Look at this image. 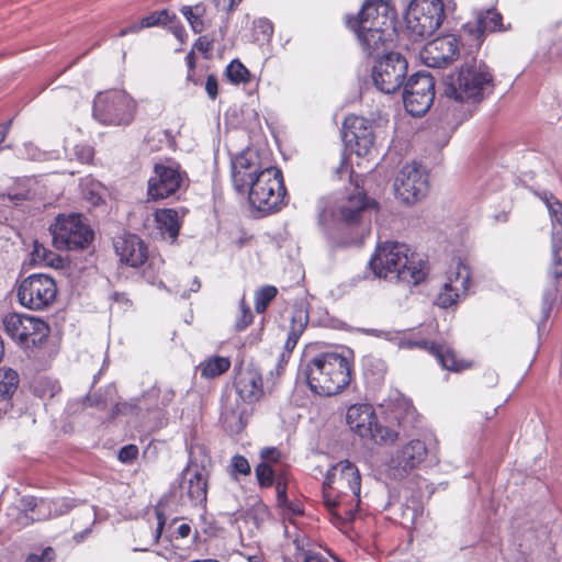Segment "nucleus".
Returning <instances> with one entry per match:
<instances>
[{
    "instance_id": "ea45409f",
    "label": "nucleus",
    "mask_w": 562,
    "mask_h": 562,
    "mask_svg": "<svg viewBox=\"0 0 562 562\" xmlns=\"http://www.w3.org/2000/svg\"><path fill=\"white\" fill-rule=\"evenodd\" d=\"M255 471L260 486L268 487L273 484V471L268 463L261 462Z\"/></svg>"
},
{
    "instance_id": "4d7b16f0",
    "label": "nucleus",
    "mask_w": 562,
    "mask_h": 562,
    "mask_svg": "<svg viewBox=\"0 0 562 562\" xmlns=\"http://www.w3.org/2000/svg\"><path fill=\"white\" fill-rule=\"evenodd\" d=\"M276 490H277V497H278L279 504L285 505V503L288 502L285 484H283L281 481H278L277 485H276Z\"/></svg>"
},
{
    "instance_id": "3c124183",
    "label": "nucleus",
    "mask_w": 562,
    "mask_h": 562,
    "mask_svg": "<svg viewBox=\"0 0 562 562\" xmlns=\"http://www.w3.org/2000/svg\"><path fill=\"white\" fill-rule=\"evenodd\" d=\"M138 449L134 445H128L120 449L119 460L128 463L137 458Z\"/></svg>"
},
{
    "instance_id": "c03bdc74",
    "label": "nucleus",
    "mask_w": 562,
    "mask_h": 562,
    "mask_svg": "<svg viewBox=\"0 0 562 562\" xmlns=\"http://www.w3.org/2000/svg\"><path fill=\"white\" fill-rule=\"evenodd\" d=\"M9 517L14 521L16 527H26L35 520H41V519L46 518V515L38 514V515L34 516V515H30L22 510H16L15 515L9 516Z\"/></svg>"
},
{
    "instance_id": "e2e57ef3",
    "label": "nucleus",
    "mask_w": 562,
    "mask_h": 562,
    "mask_svg": "<svg viewBox=\"0 0 562 562\" xmlns=\"http://www.w3.org/2000/svg\"><path fill=\"white\" fill-rule=\"evenodd\" d=\"M11 126V121L0 125V144L5 139Z\"/></svg>"
},
{
    "instance_id": "09e8293b",
    "label": "nucleus",
    "mask_w": 562,
    "mask_h": 562,
    "mask_svg": "<svg viewBox=\"0 0 562 562\" xmlns=\"http://www.w3.org/2000/svg\"><path fill=\"white\" fill-rule=\"evenodd\" d=\"M255 32L261 35L262 40H269L273 33L272 23L267 19H259L255 21Z\"/></svg>"
},
{
    "instance_id": "f257e3e1",
    "label": "nucleus",
    "mask_w": 562,
    "mask_h": 562,
    "mask_svg": "<svg viewBox=\"0 0 562 562\" xmlns=\"http://www.w3.org/2000/svg\"><path fill=\"white\" fill-rule=\"evenodd\" d=\"M232 179L239 193H248L250 204L268 213L281 204L285 188L282 173L276 167L262 168L254 150H245L232 161Z\"/></svg>"
},
{
    "instance_id": "0e129e2a",
    "label": "nucleus",
    "mask_w": 562,
    "mask_h": 562,
    "mask_svg": "<svg viewBox=\"0 0 562 562\" xmlns=\"http://www.w3.org/2000/svg\"><path fill=\"white\" fill-rule=\"evenodd\" d=\"M126 29H127L128 33H137L142 29H146V26H143V19H142L139 23L132 24V25L127 26Z\"/></svg>"
},
{
    "instance_id": "7ed1b4c3",
    "label": "nucleus",
    "mask_w": 562,
    "mask_h": 562,
    "mask_svg": "<svg viewBox=\"0 0 562 562\" xmlns=\"http://www.w3.org/2000/svg\"><path fill=\"white\" fill-rule=\"evenodd\" d=\"M361 476L358 468L348 460H341L326 473L323 498L335 522L353 520L360 504Z\"/></svg>"
},
{
    "instance_id": "ddd939ff",
    "label": "nucleus",
    "mask_w": 562,
    "mask_h": 562,
    "mask_svg": "<svg viewBox=\"0 0 562 562\" xmlns=\"http://www.w3.org/2000/svg\"><path fill=\"white\" fill-rule=\"evenodd\" d=\"M56 294L57 286L55 280L44 273L29 276L20 283L18 289L20 303L35 311L49 306L55 301Z\"/></svg>"
},
{
    "instance_id": "5701e85b",
    "label": "nucleus",
    "mask_w": 562,
    "mask_h": 562,
    "mask_svg": "<svg viewBox=\"0 0 562 562\" xmlns=\"http://www.w3.org/2000/svg\"><path fill=\"white\" fill-rule=\"evenodd\" d=\"M234 385L238 396L245 403H255L263 395L261 372L252 364L239 369Z\"/></svg>"
},
{
    "instance_id": "20e7f679",
    "label": "nucleus",
    "mask_w": 562,
    "mask_h": 562,
    "mask_svg": "<svg viewBox=\"0 0 562 562\" xmlns=\"http://www.w3.org/2000/svg\"><path fill=\"white\" fill-rule=\"evenodd\" d=\"M351 29L368 56H380L395 35V12L384 0L367 1L357 18H349Z\"/></svg>"
},
{
    "instance_id": "423d86ee",
    "label": "nucleus",
    "mask_w": 562,
    "mask_h": 562,
    "mask_svg": "<svg viewBox=\"0 0 562 562\" xmlns=\"http://www.w3.org/2000/svg\"><path fill=\"white\" fill-rule=\"evenodd\" d=\"M420 261L406 244L385 241L378 246L369 266L379 278L417 285L426 277Z\"/></svg>"
},
{
    "instance_id": "dca6fc26",
    "label": "nucleus",
    "mask_w": 562,
    "mask_h": 562,
    "mask_svg": "<svg viewBox=\"0 0 562 562\" xmlns=\"http://www.w3.org/2000/svg\"><path fill=\"white\" fill-rule=\"evenodd\" d=\"M435 99V79L429 74L417 72L407 80L403 101L406 111L413 116L424 115Z\"/></svg>"
},
{
    "instance_id": "8fccbe9b",
    "label": "nucleus",
    "mask_w": 562,
    "mask_h": 562,
    "mask_svg": "<svg viewBox=\"0 0 562 562\" xmlns=\"http://www.w3.org/2000/svg\"><path fill=\"white\" fill-rule=\"evenodd\" d=\"M232 467L236 473L247 475L250 473V464L243 456H235L232 459Z\"/></svg>"
},
{
    "instance_id": "e433bc0d",
    "label": "nucleus",
    "mask_w": 562,
    "mask_h": 562,
    "mask_svg": "<svg viewBox=\"0 0 562 562\" xmlns=\"http://www.w3.org/2000/svg\"><path fill=\"white\" fill-rule=\"evenodd\" d=\"M278 291L273 285H266L256 291L255 310L257 313H263L270 302L276 297Z\"/></svg>"
},
{
    "instance_id": "4be33fe9",
    "label": "nucleus",
    "mask_w": 562,
    "mask_h": 562,
    "mask_svg": "<svg viewBox=\"0 0 562 562\" xmlns=\"http://www.w3.org/2000/svg\"><path fill=\"white\" fill-rule=\"evenodd\" d=\"M344 139L359 156L370 153L374 144V135L369 122L360 116L350 115L345 119L342 125Z\"/></svg>"
},
{
    "instance_id": "13d9d810",
    "label": "nucleus",
    "mask_w": 562,
    "mask_h": 562,
    "mask_svg": "<svg viewBox=\"0 0 562 562\" xmlns=\"http://www.w3.org/2000/svg\"><path fill=\"white\" fill-rule=\"evenodd\" d=\"M157 528L155 531L154 542L157 543L161 537V532L166 522L165 515L161 512H157Z\"/></svg>"
},
{
    "instance_id": "7c9ffc66",
    "label": "nucleus",
    "mask_w": 562,
    "mask_h": 562,
    "mask_svg": "<svg viewBox=\"0 0 562 562\" xmlns=\"http://www.w3.org/2000/svg\"><path fill=\"white\" fill-rule=\"evenodd\" d=\"M155 221L162 236L176 239L179 234L178 213L171 209H161L155 212Z\"/></svg>"
},
{
    "instance_id": "c9c22d12",
    "label": "nucleus",
    "mask_w": 562,
    "mask_h": 562,
    "mask_svg": "<svg viewBox=\"0 0 562 562\" xmlns=\"http://www.w3.org/2000/svg\"><path fill=\"white\" fill-rule=\"evenodd\" d=\"M32 260L35 263L58 267L61 262L59 256H57L52 250L47 249L44 245L40 244L37 240L34 241L33 250H32Z\"/></svg>"
},
{
    "instance_id": "bf43d9fd",
    "label": "nucleus",
    "mask_w": 562,
    "mask_h": 562,
    "mask_svg": "<svg viewBox=\"0 0 562 562\" xmlns=\"http://www.w3.org/2000/svg\"><path fill=\"white\" fill-rule=\"evenodd\" d=\"M303 562H340L338 560L327 561L319 553L306 552L304 553Z\"/></svg>"
},
{
    "instance_id": "2f4dec72",
    "label": "nucleus",
    "mask_w": 562,
    "mask_h": 562,
    "mask_svg": "<svg viewBox=\"0 0 562 562\" xmlns=\"http://www.w3.org/2000/svg\"><path fill=\"white\" fill-rule=\"evenodd\" d=\"M49 505L46 503V501L41 499L37 502V499L33 496H24L18 501V503L14 506H11L8 509V516L15 515L16 510L25 512L30 515H46L45 513V506Z\"/></svg>"
},
{
    "instance_id": "c756f323",
    "label": "nucleus",
    "mask_w": 562,
    "mask_h": 562,
    "mask_svg": "<svg viewBox=\"0 0 562 562\" xmlns=\"http://www.w3.org/2000/svg\"><path fill=\"white\" fill-rule=\"evenodd\" d=\"M19 386V374L12 369L0 370V411L8 413L12 408V396Z\"/></svg>"
},
{
    "instance_id": "603ef678",
    "label": "nucleus",
    "mask_w": 562,
    "mask_h": 562,
    "mask_svg": "<svg viewBox=\"0 0 562 562\" xmlns=\"http://www.w3.org/2000/svg\"><path fill=\"white\" fill-rule=\"evenodd\" d=\"M205 91L210 99L214 100L218 93V83L215 75H209L205 82Z\"/></svg>"
},
{
    "instance_id": "774afa93",
    "label": "nucleus",
    "mask_w": 562,
    "mask_h": 562,
    "mask_svg": "<svg viewBox=\"0 0 562 562\" xmlns=\"http://www.w3.org/2000/svg\"><path fill=\"white\" fill-rule=\"evenodd\" d=\"M247 560L248 562H263V560L258 555H249Z\"/></svg>"
},
{
    "instance_id": "cd10ccee",
    "label": "nucleus",
    "mask_w": 562,
    "mask_h": 562,
    "mask_svg": "<svg viewBox=\"0 0 562 562\" xmlns=\"http://www.w3.org/2000/svg\"><path fill=\"white\" fill-rule=\"evenodd\" d=\"M114 247L121 261L131 267H139L147 259V247L136 235L119 238L114 243Z\"/></svg>"
},
{
    "instance_id": "2eb2a0df",
    "label": "nucleus",
    "mask_w": 562,
    "mask_h": 562,
    "mask_svg": "<svg viewBox=\"0 0 562 562\" xmlns=\"http://www.w3.org/2000/svg\"><path fill=\"white\" fill-rule=\"evenodd\" d=\"M407 75V61L400 53L383 55L372 69L374 86L383 93L397 91L404 83Z\"/></svg>"
},
{
    "instance_id": "37998d69",
    "label": "nucleus",
    "mask_w": 562,
    "mask_h": 562,
    "mask_svg": "<svg viewBox=\"0 0 562 562\" xmlns=\"http://www.w3.org/2000/svg\"><path fill=\"white\" fill-rule=\"evenodd\" d=\"M160 396L161 401L160 404L162 406H167L175 397V392L169 389L161 390L159 387H151L150 390L146 391L143 395L145 400L154 398Z\"/></svg>"
},
{
    "instance_id": "f8f14e48",
    "label": "nucleus",
    "mask_w": 562,
    "mask_h": 562,
    "mask_svg": "<svg viewBox=\"0 0 562 562\" xmlns=\"http://www.w3.org/2000/svg\"><path fill=\"white\" fill-rule=\"evenodd\" d=\"M188 176L175 161L155 164L153 176L148 180L147 194L157 201L176 195L188 187Z\"/></svg>"
},
{
    "instance_id": "6e6552de",
    "label": "nucleus",
    "mask_w": 562,
    "mask_h": 562,
    "mask_svg": "<svg viewBox=\"0 0 562 562\" xmlns=\"http://www.w3.org/2000/svg\"><path fill=\"white\" fill-rule=\"evenodd\" d=\"M493 76L483 60L472 58L465 61L457 74L447 76L443 93L457 102L475 103L493 91Z\"/></svg>"
},
{
    "instance_id": "4468645a",
    "label": "nucleus",
    "mask_w": 562,
    "mask_h": 562,
    "mask_svg": "<svg viewBox=\"0 0 562 562\" xmlns=\"http://www.w3.org/2000/svg\"><path fill=\"white\" fill-rule=\"evenodd\" d=\"M3 326L5 333L25 348L42 345L48 336L47 324L34 316L11 313L4 316Z\"/></svg>"
},
{
    "instance_id": "79ce46f5",
    "label": "nucleus",
    "mask_w": 562,
    "mask_h": 562,
    "mask_svg": "<svg viewBox=\"0 0 562 562\" xmlns=\"http://www.w3.org/2000/svg\"><path fill=\"white\" fill-rule=\"evenodd\" d=\"M46 503L49 504L45 506L46 517L66 514L71 508V505L66 499L46 501Z\"/></svg>"
},
{
    "instance_id": "4c0bfd02",
    "label": "nucleus",
    "mask_w": 562,
    "mask_h": 562,
    "mask_svg": "<svg viewBox=\"0 0 562 562\" xmlns=\"http://www.w3.org/2000/svg\"><path fill=\"white\" fill-rule=\"evenodd\" d=\"M226 75L233 83L247 82L249 79L248 69L239 60H233L227 66Z\"/></svg>"
},
{
    "instance_id": "a878e982",
    "label": "nucleus",
    "mask_w": 562,
    "mask_h": 562,
    "mask_svg": "<svg viewBox=\"0 0 562 562\" xmlns=\"http://www.w3.org/2000/svg\"><path fill=\"white\" fill-rule=\"evenodd\" d=\"M347 424L353 432L361 438H368L372 435V428L375 425L376 416L372 406L368 404L351 405L346 414Z\"/></svg>"
},
{
    "instance_id": "bb28decb",
    "label": "nucleus",
    "mask_w": 562,
    "mask_h": 562,
    "mask_svg": "<svg viewBox=\"0 0 562 562\" xmlns=\"http://www.w3.org/2000/svg\"><path fill=\"white\" fill-rule=\"evenodd\" d=\"M502 30V15L495 10L481 12L474 24L467 23L463 32L473 38V46L480 47L485 33Z\"/></svg>"
},
{
    "instance_id": "680f3d73",
    "label": "nucleus",
    "mask_w": 562,
    "mask_h": 562,
    "mask_svg": "<svg viewBox=\"0 0 562 562\" xmlns=\"http://www.w3.org/2000/svg\"><path fill=\"white\" fill-rule=\"evenodd\" d=\"M177 537L187 538L191 532V527L188 524H182L177 528Z\"/></svg>"
},
{
    "instance_id": "0eeeda50",
    "label": "nucleus",
    "mask_w": 562,
    "mask_h": 562,
    "mask_svg": "<svg viewBox=\"0 0 562 562\" xmlns=\"http://www.w3.org/2000/svg\"><path fill=\"white\" fill-rule=\"evenodd\" d=\"M311 391L321 396L341 392L350 382V364L337 352H324L313 357L304 368Z\"/></svg>"
},
{
    "instance_id": "b1692460",
    "label": "nucleus",
    "mask_w": 562,
    "mask_h": 562,
    "mask_svg": "<svg viewBox=\"0 0 562 562\" xmlns=\"http://www.w3.org/2000/svg\"><path fill=\"white\" fill-rule=\"evenodd\" d=\"M182 498H187L191 506L206 503L207 483L203 470L198 465L188 467L183 472L181 483Z\"/></svg>"
},
{
    "instance_id": "f3484780",
    "label": "nucleus",
    "mask_w": 562,
    "mask_h": 562,
    "mask_svg": "<svg viewBox=\"0 0 562 562\" xmlns=\"http://www.w3.org/2000/svg\"><path fill=\"white\" fill-rule=\"evenodd\" d=\"M390 418L396 422L398 429L375 422L372 428V435H369L368 438L372 439L378 445H393L400 439L401 431L406 434L408 428L415 426L417 413L411 403L403 400L394 404Z\"/></svg>"
},
{
    "instance_id": "864d4df0",
    "label": "nucleus",
    "mask_w": 562,
    "mask_h": 562,
    "mask_svg": "<svg viewBox=\"0 0 562 562\" xmlns=\"http://www.w3.org/2000/svg\"><path fill=\"white\" fill-rule=\"evenodd\" d=\"M304 327H305V325L302 322L296 324L295 321L293 319V325L288 335V339H290L291 341H293L296 345L300 336L302 335V333L304 330Z\"/></svg>"
},
{
    "instance_id": "a211bd4d",
    "label": "nucleus",
    "mask_w": 562,
    "mask_h": 562,
    "mask_svg": "<svg viewBox=\"0 0 562 562\" xmlns=\"http://www.w3.org/2000/svg\"><path fill=\"white\" fill-rule=\"evenodd\" d=\"M395 195L405 204H414L426 196L428 178L426 171L416 164L402 167L394 180Z\"/></svg>"
},
{
    "instance_id": "338daca9",
    "label": "nucleus",
    "mask_w": 562,
    "mask_h": 562,
    "mask_svg": "<svg viewBox=\"0 0 562 562\" xmlns=\"http://www.w3.org/2000/svg\"><path fill=\"white\" fill-rule=\"evenodd\" d=\"M187 61H188L189 69L193 70V68H194V57H193V53L192 52L188 54Z\"/></svg>"
},
{
    "instance_id": "9b49d317",
    "label": "nucleus",
    "mask_w": 562,
    "mask_h": 562,
    "mask_svg": "<svg viewBox=\"0 0 562 562\" xmlns=\"http://www.w3.org/2000/svg\"><path fill=\"white\" fill-rule=\"evenodd\" d=\"M49 231L54 246L59 250H80L93 240V231L80 214L58 215Z\"/></svg>"
},
{
    "instance_id": "1a4fd4ad",
    "label": "nucleus",
    "mask_w": 562,
    "mask_h": 562,
    "mask_svg": "<svg viewBox=\"0 0 562 562\" xmlns=\"http://www.w3.org/2000/svg\"><path fill=\"white\" fill-rule=\"evenodd\" d=\"M136 101L124 90L99 93L93 102V116L104 125H127L135 116Z\"/></svg>"
},
{
    "instance_id": "f03ea898",
    "label": "nucleus",
    "mask_w": 562,
    "mask_h": 562,
    "mask_svg": "<svg viewBox=\"0 0 562 562\" xmlns=\"http://www.w3.org/2000/svg\"><path fill=\"white\" fill-rule=\"evenodd\" d=\"M363 189L356 182L338 196L322 199L318 202L317 223L324 231H331L337 224H342L356 231L358 239L370 233V209L374 206Z\"/></svg>"
},
{
    "instance_id": "052dcab7",
    "label": "nucleus",
    "mask_w": 562,
    "mask_h": 562,
    "mask_svg": "<svg viewBox=\"0 0 562 562\" xmlns=\"http://www.w3.org/2000/svg\"><path fill=\"white\" fill-rule=\"evenodd\" d=\"M24 147L26 149V157L30 159L36 160L41 159V157L43 156L42 151L32 144H25Z\"/></svg>"
},
{
    "instance_id": "39448f33",
    "label": "nucleus",
    "mask_w": 562,
    "mask_h": 562,
    "mask_svg": "<svg viewBox=\"0 0 562 562\" xmlns=\"http://www.w3.org/2000/svg\"><path fill=\"white\" fill-rule=\"evenodd\" d=\"M541 199L552 223V259L547 270L539 313L533 316L539 334L546 329L553 310L562 303V203L548 193H544Z\"/></svg>"
},
{
    "instance_id": "6ab92c4d",
    "label": "nucleus",
    "mask_w": 562,
    "mask_h": 562,
    "mask_svg": "<svg viewBox=\"0 0 562 562\" xmlns=\"http://www.w3.org/2000/svg\"><path fill=\"white\" fill-rule=\"evenodd\" d=\"M427 456V447L419 439H412L397 448L390 457L387 468L395 479L407 476L413 470L424 462Z\"/></svg>"
},
{
    "instance_id": "a18cd8bd",
    "label": "nucleus",
    "mask_w": 562,
    "mask_h": 562,
    "mask_svg": "<svg viewBox=\"0 0 562 562\" xmlns=\"http://www.w3.org/2000/svg\"><path fill=\"white\" fill-rule=\"evenodd\" d=\"M240 316L237 318L235 327L238 330H244L252 322V314L249 306L246 305L245 300L239 302Z\"/></svg>"
},
{
    "instance_id": "69168bd1",
    "label": "nucleus",
    "mask_w": 562,
    "mask_h": 562,
    "mask_svg": "<svg viewBox=\"0 0 562 562\" xmlns=\"http://www.w3.org/2000/svg\"><path fill=\"white\" fill-rule=\"evenodd\" d=\"M86 401H87V402H89V403H90L89 405H91V406H92V405L101 406V407H103V406H104V401H102V400H101V398H99V397H98V398L95 397V400H94L93 402L91 401V398H90V397H87V398H86Z\"/></svg>"
},
{
    "instance_id": "a19ab883",
    "label": "nucleus",
    "mask_w": 562,
    "mask_h": 562,
    "mask_svg": "<svg viewBox=\"0 0 562 562\" xmlns=\"http://www.w3.org/2000/svg\"><path fill=\"white\" fill-rule=\"evenodd\" d=\"M83 186L87 187L83 189L85 196L91 202V204H100L102 202V192L104 190L102 184L100 182L91 181L90 184L85 183Z\"/></svg>"
},
{
    "instance_id": "6e6d98bb",
    "label": "nucleus",
    "mask_w": 562,
    "mask_h": 562,
    "mask_svg": "<svg viewBox=\"0 0 562 562\" xmlns=\"http://www.w3.org/2000/svg\"><path fill=\"white\" fill-rule=\"evenodd\" d=\"M194 47L202 53H206L212 48V41L207 36H200L194 43Z\"/></svg>"
},
{
    "instance_id": "f704fd0d",
    "label": "nucleus",
    "mask_w": 562,
    "mask_h": 562,
    "mask_svg": "<svg viewBox=\"0 0 562 562\" xmlns=\"http://www.w3.org/2000/svg\"><path fill=\"white\" fill-rule=\"evenodd\" d=\"M180 11L188 20V22L194 33H202L205 30V24L202 19V16L205 13L204 4L198 3L193 7L183 5Z\"/></svg>"
},
{
    "instance_id": "de8ad7c7",
    "label": "nucleus",
    "mask_w": 562,
    "mask_h": 562,
    "mask_svg": "<svg viewBox=\"0 0 562 562\" xmlns=\"http://www.w3.org/2000/svg\"><path fill=\"white\" fill-rule=\"evenodd\" d=\"M72 155L82 164H88L93 157V149L89 145H76Z\"/></svg>"
},
{
    "instance_id": "9d476101",
    "label": "nucleus",
    "mask_w": 562,
    "mask_h": 562,
    "mask_svg": "<svg viewBox=\"0 0 562 562\" xmlns=\"http://www.w3.org/2000/svg\"><path fill=\"white\" fill-rule=\"evenodd\" d=\"M443 19L442 0H412L405 14L406 27L415 41L431 36Z\"/></svg>"
},
{
    "instance_id": "58836bf2",
    "label": "nucleus",
    "mask_w": 562,
    "mask_h": 562,
    "mask_svg": "<svg viewBox=\"0 0 562 562\" xmlns=\"http://www.w3.org/2000/svg\"><path fill=\"white\" fill-rule=\"evenodd\" d=\"M176 19V14H170L168 10L155 11L151 14L143 18V26L151 27L167 24L168 22H172Z\"/></svg>"
},
{
    "instance_id": "aec40b11",
    "label": "nucleus",
    "mask_w": 562,
    "mask_h": 562,
    "mask_svg": "<svg viewBox=\"0 0 562 562\" xmlns=\"http://www.w3.org/2000/svg\"><path fill=\"white\" fill-rule=\"evenodd\" d=\"M470 277L469 267L458 260L454 269L448 273L447 281L436 297V304L441 308H448L458 304L459 300L467 295Z\"/></svg>"
},
{
    "instance_id": "5fc2aeb1",
    "label": "nucleus",
    "mask_w": 562,
    "mask_h": 562,
    "mask_svg": "<svg viewBox=\"0 0 562 562\" xmlns=\"http://www.w3.org/2000/svg\"><path fill=\"white\" fill-rule=\"evenodd\" d=\"M263 462H276L280 458V452L276 448H265L260 453Z\"/></svg>"
},
{
    "instance_id": "72a5a7b5",
    "label": "nucleus",
    "mask_w": 562,
    "mask_h": 562,
    "mask_svg": "<svg viewBox=\"0 0 562 562\" xmlns=\"http://www.w3.org/2000/svg\"><path fill=\"white\" fill-rule=\"evenodd\" d=\"M37 181L34 178L23 179L16 182L15 189L8 193V198L15 204L23 200H31L35 196Z\"/></svg>"
},
{
    "instance_id": "393cba45",
    "label": "nucleus",
    "mask_w": 562,
    "mask_h": 562,
    "mask_svg": "<svg viewBox=\"0 0 562 562\" xmlns=\"http://www.w3.org/2000/svg\"><path fill=\"white\" fill-rule=\"evenodd\" d=\"M407 346L417 347L428 351L430 355L436 357L443 369L450 371H461L468 368V364L464 361L459 360L453 349L446 344H437L435 341L419 339L408 340Z\"/></svg>"
},
{
    "instance_id": "c85d7f7f",
    "label": "nucleus",
    "mask_w": 562,
    "mask_h": 562,
    "mask_svg": "<svg viewBox=\"0 0 562 562\" xmlns=\"http://www.w3.org/2000/svg\"><path fill=\"white\" fill-rule=\"evenodd\" d=\"M245 412L244 405L236 397L227 395L223 398L221 419L228 431L239 432L244 429Z\"/></svg>"
},
{
    "instance_id": "412c9836",
    "label": "nucleus",
    "mask_w": 562,
    "mask_h": 562,
    "mask_svg": "<svg viewBox=\"0 0 562 562\" xmlns=\"http://www.w3.org/2000/svg\"><path fill=\"white\" fill-rule=\"evenodd\" d=\"M460 54L456 35L447 34L427 43L420 58L428 67L442 68L453 63Z\"/></svg>"
},
{
    "instance_id": "473e14b6",
    "label": "nucleus",
    "mask_w": 562,
    "mask_h": 562,
    "mask_svg": "<svg viewBox=\"0 0 562 562\" xmlns=\"http://www.w3.org/2000/svg\"><path fill=\"white\" fill-rule=\"evenodd\" d=\"M231 361L225 357H213L203 361L199 369L202 376L212 379L216 378L229 369Z\"/></svg>"
},
{
    "instance_id": "49530a36",
    "label": "nucleus",
    "mask_w": 562,
    "mask_h": 562,
    "mask_svg": "<svg viewBox=\"0 0 562 562\" xmlns=\"http://www.w3.org/2000/svg\"><path fill=\"white\" fill-rule=\"evenodd\" d=\"M55 558V550L52 547H47L41 552L29 554L25 562H54Z\"/></svg>"
}]
</instances>
